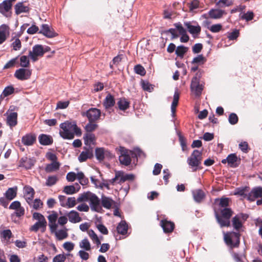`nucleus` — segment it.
<instances>
[{
	"mask_svg": "<svg viewBox=\"0 0 262 262\" xmlns=\"http://www.w3.org/2000/svg\"><path fill=\"white\" fill-rule=\"evenodd\" d=\"M60 129L59 135L64 139H73L75 135L80 136L81 131L75 121H66L61 123L59 125Z\"/></svg>",
	"mask_w": 262,
	"mask_h": 262,
	"instance_id": "nucleus-1",
	"label": "nucleus"
},
{
	"mask_svg": "<svg viewBox=\"0 0 262 262\" xmlns=\"http://www.w3.org/2000/svg\"><path fill=\"white\" fill-rule=\"evenodd\" d=\"M77 200L78 203L89 202L91 209L93 211L99 212L102 210L100 199L95 193L90 191L79 194Z\"/></svg>",
	"mask_w": 262,
	"mask_h": 262,
	"instance_id": "nucleus-2",
	"label": "nucleus"
},
{
	"mask_svg": "<svg viewBox=\"0 0 262 262\" xmlns=\"http://www.w3.org/2000/svg\"><path fill=\"white\" fill-rule=\"evenodd\" d=\"M121 155L119 160L120 162L125 166L129 165L131 163V158H145L144 153L139 148H135L133 150H128L121 147Z\"/></svg>",
	"mask_w": 262,
	"mask_h": 262,
	"instance_id": "nucleus-3",
	"label": "nucleus"
},
{
	"mask_svg": "<svg viewBox=\"0 0 262 262\" xmlns=\"http://www.w3.org/2000/svg\"><path fill=\"white\" fill-rule=\"evenodd\" d=\"M232 211L229 208L221 210V216L215 212L216 219L221 227H229L230 225V218L232 215Z\"/></svg>",
	"mask_w": 262,
	"mask_h": 262,
	"instance_id": "nucleus-4",
	"label": "nucleus"
},
{
	"mask_svg": "<svg viewBox=\"0 0 262 262\" xmlns=\"http://www.w3.org/2000/svg\"><path fill=\"white\" fill-rule=\"evenodd\" d=\"M202 162V152L198 150H193L191 156L187 159V163L192 168V171H196Z\"/></svg>",
	"mask_w": 262,
	"mask_h": 262,
	"instance_id": "nucleus-5",
	"label": "nucleus"
},
{
	"mask_svg": "<svg viewBox=\"0 0 262 262\" xmlns=\"http://www.w3.org/2000/svg\"><path fill=\"white\" fill-rule=\"evenodd\" d=\"M224 235L225 243L228 246L231 248L238 247L240 242L239 233L231 232L224 233Z\"/></svg>",
	"mask_w": 262,
	"mask_h": 262,
	"instance_id": "nucleus-6",
	"label": "nucleus"
},
{
	"mask_svg": "<svg viewBox=\"0 0 262 262\" xmlns=\"http://www.w3.org/2000/svg\"><path fill=\"white\" fill-rule=\"evenodd\" d=\"M204 85L200 83V79L196 76L192 78L191 80L190 89L192 95L196 97H199L203 90Z\"/></svg>",
	"mask_w": 262,
	"mask_h": 262,
	"instance_id": "nucleus-7",
	"label": "nucleus"
},
{
	"mask_svg": "<svg viewBox=\"0 0 262 262\" xmlns=\"http://www.w3.org/2000/svg\"><path fill=\"white\" fill-rule=\"evenodd\" d=\"M45 53L42 46L36 45L33 47L32 50L29 52V56L35 62L38 60L39 57L42 56Z\"/></svg>",
	"mask_w": 262,
	"mask_h": 262,
	"instance_id": "nucleus-8",
	"label": "nucleus"
},
{
	"mask_svg": "<svg viewBox=\"0 0 262 262\" xmlns=\"http://www.w3.org/2000/svg\"><path fill=\"white\" fill-rule=\"evenodd\" d=\"M101 111L96 108H91L85 112H83L82 115L86 116L90 122H95L100 118Z\"/></svg>",
	"mask_w": 262,
	"mask_h": 262,
	"instance_id": "nucleus-9",
	"label": "nucleus"
},
{
	"mask_svg": "<svg viewBox=\"0 0 262 262\" xmlns=\"http://www.w3.org/2000/svg\"><path fill=\"white\" fill-rule=\"evenodd\" d=\"M31 74V70L25 68H20L15 71L14 76L18 80H25L29 79L30 78Z\"/></svg>",
	"mask_w": 262,
	"mask_h": 262,
	"instance_id": "nucleus-10",
	"label": "nucleus"
},
{
	"mask_svg": "<svg viewBox=\"0 0 262 262\" xmlns=\"http://www.w3.org/2000/svg\"><path fill=\"white\" fill-rule=\"evenodd\" d=\"M184 25L194 37L198 36L201 31V27L198 23L196 25H192L190 22H185Z\"/></svg>",
	"mask_w": 262,
	"mask_h": 262,
	"instance_id": "nucleus-11",
	"label": "nucleus"
},
{
	"mask_svg": "<svg viewBox=\"0 0 262 262\" xmlns=\"http://www.w3.org/2000/svg\"><path fill=\"white\" fill-rule=\"evenodd\" d=\"M262 196V187L260 186L255 187L250 191L248 197V201L253 202L257 199Z\"/></svg>",
	"mask_w": 262,
	"mask_h": 262,
	"instance_id": "nucleus-12",
	"label": "nucleus"
},
{
	"mask_svg": "<svg viewBox=\"0 0 262 262\" xmlns=\"http://www.w3.org/2000/svg\"><path fill=\"white\" fill-rule=\"evenodd\" d=\"M12 4L7 0L4 1L0 4V13L6 17L10 16L9 13L12 8Z\"/></svg>",
	"mask_w": 262,
	"mask_h": 262,
	"instance_id": "nucleus-13",
	"label": "nucleus"
},
{
	"mask_svg": "<svg viewBox=\"0 0 262 262\" xmlns=\"http://www.w3.org/2000/svg\"><path fill=\"white\" fill-rule=\"evenodd\" d=\"M95 155L97 160L101 161L105 158H112V154L107 150H105L103 148H97L95 149Z\"/></svg>",
	"mask_w": 262,
	"mask_h": 262,
	"instance_id": "nucleus-14",
	"label": "nucleus"
},
{
	"mask_svg": "<svg viewBox=\"0 0 262 262\" xmlns=\"http://www.w3.org/2000/svg\"><path fill=\"white\" fill-rule=\"evenodd\" d=\"M10 34V28L6 24L0 26V45L4 42Z\"/></svg>",
	"mask_w": 262,
	"mask_h": 262,
	"instance_id": "nucleus-15",
	"label": "nucleus"
},
{
	"mask_svg": "<svg viewBox=\"0 0 262 262\" xmlns=\"http://www.w3.org/2000/svg\"><path fill=\"white\" fill-rule=\"evenodd\" d=\"M35 162L36 160L34 158H22L19 162V166L26 169H29L34 165Z\"/></svg>",
	"mask_w": 262,
	"mask_h": 262,
	"instance_id": "nucleus-16",
	"label": "nucleus"
},
{
	"mask_svg": "<svg viewBox=\"0 0 262 262\" xmlns=\"http://www.w3.org/2000/svg\"><path fill=\"white\" fill-rule=\"evenodd\" d=\"M39 33L49 38L53 37L56 35L54 30L47 24L42 25Z\"/></svg>",
	"mask_w": 262,
	"mask_h": 262,
	"instance_id": "nucleus-17",
	"label": "nucleus"
},
{
	"mask_svg": "<svg viewBox=\"0 0 262 262\" xmlns=\"http://www.w3.org/2000/svg\"><path fill=\"white\" fill-rule=\"evenodd\" d=\"M36 137L34 134H27L21 138V142L24 145H32L36 141Z\"/></svg>",
	"mask_w": 262,
	"mask_h": 262,
	"instance_id": "nucleus-18",
	"label": "nucleus"
},
{
	"mask_svg": "<svg viewBox=\"0 0 262 262\" xmlns=\"http://www.w3.org/2000/svg\"><path fill=\"white\" fill-rule=\"evenodd\" d=\"M114 201L111 198L106 196L104 195L101 196L100 199V204L101 207H103L105 209H110L114 204Z\"/></svg>",
	"mask_w": 262,
	"mask_h": 262,
	"instance_id": "nucleus-19",
	"label": "nucleus"
},
{
	"mask_svg": "<svg viewBox=\"0 0 262 262\" xmlns=\"http://www.w3.org/2000/svg\"><path fill=\"white\" fill-rule=\"evenodd\" d=\"M49 220V226L52 232H53L57 228V224H56V221L58 219V215L56 212L53 213L48 216Z\"/></svg>",
	"mask_w": 262,
	"mask_h": 262,
	"instance_id": "nucleus-20",
	"label": "nucleus"
},
{
	"mask_svg": "<svg viewBox=\"0 0 262 262\" xmlns=\"http://www.w3.org/2000/svg\"><path fill=\"white\" fill-rule=\"evenodd\" d=\"M7 123L10 127L15 126L17 123V113L11 112L9 114L7 113Z\"/></svg>",
	"mask_w": 262,
	"mask_h": 262,
	"instance_id": "nucleus-21",
	"label": "nucleus"
},
{
	"mask_svg": "<svg viewBox=\"0 0 262 262\" xmlns=\"http://www.w3.org/2000/svg\"><path fill=\"white\" fill-rule=\"evenodd\" d=\"M69 221L72 223H79L81 221L79 213L75 210L70 211L67 214Z\"/></svg>",
	"mask_w": 262,
	"mask_h": 262,
	"instance_id": "nucleus-22",
	"label": "nucleus"
},
{
	"mask_svg": "<svg viewBox=\"0 0 262 262\" xmlns=\"http://www.w3.org/2000/svg\"><path fill=\"white\" fill-rule=\"evenodd\" d=\"M119 177L120 179L118 183L121 184L126 181H132L134 179L135 176L133 174H125L122 171H118V176Z\"/></svg>",
	"mask_w": 262,
	"mask_h": 262,
	"instance_id": "nucleus-23",
	"label": "nucleus"
},
{
	"mask_svg": "<svg viewBox=\"0 0 262 262\" xmlns=\"http://www.w3.org/2000/svg\"><path fill=\"white\" fill-rule=\"evenodd\" d=\"M179 93L178 92V90H176L173 95V101L171 105V116L172 117L175 116V113L176 111V107L178 104V101L179 99Z\"/></svg>",
	"mask_w": 262,
	"mask_h": 262,
	"instance_id": "nucleus-24",
	"label": "nucleus"
},
{
	"mask_svg": "<svg viewBox=\"0 0 262 262\" xmlns=\"http://www.w3.org/2000/svg\"><path fill=\"white\" fill-rule=\"evenodd\" d=\"M209 16L213 19H219L221 18L226 13L222 9H211L209 11Z\"/></svg>",
	"mask_w": 262,
	"mask_h": 262,
	"instance_id": "nucleus-25",
	"label": "nucleus"
},
{
	"mask_svg": "<svg viewBox=\"0 0 262 262\" xmlns=\"http://www.w3.org/2000/svg\"><path fill=\"white\" fill-rule=\"evenodd\" d=\"M161 226L165 232L169 233L171 232L174 227L173 223L167 221L166 220H163L161 222Z\"/></svg>",
	"mask_w": 262,
	"mask_h": 262,
	"instance_id": "nucleus-26",
	"label": "nucleus"
},
{
	"mask_svg": "<svg viewBox=\"0 0 262 262\" xmlns=\"http://www.w3.org/2000/svg\"><path fill=\"white\" fill-rule=\"evenodd\" d=\"M194 201L197 203H200L205 196V193L201 189H195L192 191Z\"/></svg>",
	"mask_w": 262,
	"mask_h": 262,
	"instance_id": "nucleus-27",
	"label": "nucleus"
},
{
	"mask_svg": "<svg viewBox=\"0 0 262 262\" xmlns=\"http://www.w3.org/2000/svg\"><path fill=\"white\" fill-rule=\"evenodd\" d=\"M249 193V188L248 187H244L237 188L235 192V195H238L243 197V199L248 200V197Z\"/></svg>",
	"mask_w": 262,
	"mask_h": 262,
	"instance_id": "nucleus-28",
	"label": "nucleus"
},
{
	"mask_svg": "<svg viewBox=\"0 0 262 262\" xmlns=\"http://www.w3.org/2000/svg\"><path fill=\"white\" fill-rule=\"evenodd\" d=\"M17 187L16 186L9 188L6 191L4 195L8 200L11 201L14 199L17 194Z\"/></svg>",
	"mask_w": 262,
	"mask_h": 262,
	"instance_id": "nucleus-29",
	"label": "nucleus"
},
{
	"mask_svg": "<svg viewBox=\"0 0 262 262\" xmlns=\"http://www.w3.org/2000/svg\"><path fill=\"white\" fill-rule=\"evenodd\" d=\"M39 142L43 145H50L53 142V140L50 136L41 134L38 137Z\"/></svg>",
	"mask_w": 262,
	"mask_h": 262,
	"instance_id": "nucleus-30",
	"label": "nucleus"
},
{
	"mask_svg": "<svg viewBox=\"0 0 262 262\" xmlns=\"http://www.w3.org/2000/svg\"><path fill=\"white\" fill-rule=\"evenodd\" d=\"M60 164L59 162H52L48 164L45 167V171L48 173L57 171L60 167Z\"/></svg>",
	"mask_w": 262,
	"mask_h": 262,
	"instance_id": "nucleus-31",
	"label": "nucleus"
},
{
	"mask_svg": "<svg viewBox=\"0 0 262 262\" xmlns=\"http://www.w3.org/2000/svg\"><path fill=\"white\" fill-rule=\"evenodd\" d=\"M115 103V101L114 97L110 94H107L103 102V105L105 109H108L113 106Z\"/></svg>",
	"mask_w": 262,
	"mask_h": 262,
	"instance_id": "nucleus-32",
	"label": "nucleus"
},
{
	"mask_svg": "<svg viewBox=\"0 0 262 262\" xmlns=\"http://www.w3.org/2000/svg\"><path fill=\"white\" fill-rule=\"evenodd\" d=\"M241 217L244 218V215L243 214H238L232 219L233 226L234 228L237 230H238L242 227V223L240 220Z\"/></svg>",
	"mask_w": 262,
	"mask_h": 262,
	"instance_id": "nucleus-33",
	"label": "nucleus"
},
{
	"mask_svg": "<svg viewBox=\"0 0 262 262\" xmlns=\"http://www.w3.org/2000/svg\"><path fill=\"white\" fill-rule=\"evenodd\" d=\"M87 233L94 244H95L97 246H99L101 244L99 237L94 230L92 229L89 230Z\"/></svg>",
	"mask_w": 262,
	"mask_h": 262,
	"instance_id": "nucleus-34",
	"label": "nucleus"
},
{
	"mask_svg": "<svg viewBox=\"0 0 262 262\" xmlns=\"http://www.w3.org/2000/svg\"><path fill=\"white\" fill-rule=\"evenodd\" d=\"M53 232H55V234L57 239L59 241L66 238L68 236L67 229H61L59 230H57L56 229L55 231H54Z\"/></svg>",
	"mask_w": 262,
	"mask_h": 262,
	"instance_id": "nucleus-35",
	"label": "nucleus"
},
{
	"mask_svg": "<svg viewBox=\"0 0 262 262\" xmlns=\"http://www.w3.org/2000/svg\"><path fill=\"white\" fill-rule=\"evenodd\" d=\"M29 11L28 7L23 5V3H18L15 6V11L16 14L27 12Z\"/></svg>",
	"mask_w": 262,
	"mask_h": 262,
	"instance_id": "nucleus-36",
	"label": "nucleus"
},
{
	"mask_svg": "<svg viewBox=\"0 0 262 262\" xmlns=\"http://www.w3.org/2000/svg\"><path fill=\"white\" fill-rule=\"evenodd\" d=\"M128 226L125 221H121L117 227L118 232L121 234L124 235L127 232Z\"/></svg>",
	"mask_w": 262,
	"mask_h": 262,
	"instance_id": "nucleus-37",
	"label": "nucleus"
},
{
	"mask_svg": "<svg viewBox=\"0 0 262 262\" xmlns=\"http://www.w3.org/2000/svg\"><path fill=\"white\" fill-rule=\"evenodd\" d=\"M188 48L183 45L179 46L177 47L175 53L177 56L181 58H183L185 53L188 51Z\"/></svg>",
	"mask_w": 262,
	"mask_h": 262,
	"instance_id": "nucleus-38",
	"label": "nucleus"
},
{
	"mask_svg": "<svg viewBox=\"0 0 262 262\" xmlns=\"http://www.w3.org/2000/svg\"><path fill=\"white\" fill-rule=\"evenodd\" d=\"M85 144L87 145H91V144H94L95 141V136L94 134L91 133L86 134L84 137Z\"/></svg>",
	"mask_w": 262,
	"mask_h": 262,
	"instance_id": "nucleus-39",
	"label": "nucleus"
},
{
	"mask_svg": "<svg viewBox=\"0 0 262 262\" xmlns=\"http://www.w3.org/2000/svg\"><path fill=\"white\" fill-rule=\"evenodd\" d=\"M79 247L82 250L85 251H91V245L90 242L87 238H84L80 242H79Z\"/></svg>",
	"mask_w": 262,
	"mask_h": 262,
	"instance_id": "nucleus-40",
	"label": "nucleus"
},
{
	"mask_svg": "<svg viewBox=\"0 0 262 262\" xmlns=\"http://www.w3.org/2000/svg\"><path fill=\"white\" fill-rule=\"evenodd\" d=\"M227 160H228V165L230 167H235L237 166L236 162L237 157L235 154H231L228 156Z\"/></svg>",
	"mask_w": 262,
	"mask_h": 262,
	"instance_id": "nucleus-41",
	"label": "nucleus"
},
{
	"mask_svg": "<svg viewBox=\"0 0 262 262\" xmlns=\"http://www.w3.org/2000/svg\"><path fill=\"white\" fill-rule=\"evenodd\" d=\"M129 103L125 98H121L118 102V105L120 110L125 111L129 107Z\"/></svg>",
	"mask_w": 262,
	"mask_h": 262,
	"instance_id": "nucleus-42",
	"label": "nucleus"
},
{
	"mask_svg": "<svg viewBox=\"0 0 262 262\" xmlns=\"http://www.w3.org/2000/svg\"><path fill=\"white\" fill-rule=\"evenodd\" d=\"M234 0H219L216 3V6L223 8L225 7H229L233 4Z\"/></svg>",
	"mask_w": 262,
	"mask_h": 262,
	"instance_id": "nucleus-43",
	"label": "nucleus"
},
{
	"mask_svg": "<svg viewBox=\"0 0 262 262\" xmlns=\"http://www.w3.org/2000/svg\"><path fill=\"white\" fill-rule=\"evenodd\" d=\"M29 205L34 210H39L42 207L43 203L39 199H35Z\"/></svg>",
	"mask_w": 262,
	"mask_h": 262,
	"instance_id": "nucleus-44",
	"label": "nucleus"
},
{
	"mask_svg": "<svg viewBox=\"0 0 262 262\" xmlns=\"http://www.w3.org/2000/svg\"><path fill=\"white\" fill-rule=\"evenodd\" d=\"M91 156L92 154L89 151H82L78 157V160L80 162H84Z\"/></svg>",
	"mask_w": 262,
	"mask_h": 262,
	"instance_id": "nucleus-45",
	"label": "nucleus"
},
{
	"mask_svg": "<svg viewBox=\"0 0 262 262\" xmlns=\"http://www.w3.org/2000/svg\"><path fill=\"white\" fill-rule=\"evenodd\" d=\"M77 200L75 197H69L67 199L66 208H71L74 207L77 203Z\"/></svg>",
	"mask_w": 262,
	"mask_h": 262,
	"instance_id": "nucleus-46",
	"label": "nucleus"
},
{
	"mask_svg": "<svg viewBox=\"0 0 262 262\" xmlns=\"http://www.w3.org/2000/svg\"><path fill=\"white\" fill-rule=\"evenodd\" d=\"M78 190H76L73 185L66 186L63 190V192L67 194H73L76 193Z\"/></svg>",
	"mask_w": 262,
	"mask_h": 262,
	"instance_id": "nucleus-47",
	"label": "nucleus"
},
{
	"mask_svg": "<svg viewBox=\"0 0 262 262\" xmlns=\"http://www.w3.org/2000/svg\"><path fill=\"white\" fill-rule=\"evenodd\" d=\"M30 62L28 56L23 55L20 58V66L21 67L27 68L29 66Z\"/></svg>",
	"mask_w": 262,
	"mask_h": 262,
	"instance_id": "nucleus-48",
	"label": "nucleus"
},
{
	"mask_svg": "<svg viewBox=\"0 0 262 262\" xmlns=\"http://www.w3.org/2000/svg\"><path fill=\"white\" fill-rule=\"evenodd\" d=\"M47 225V223L36 222L35 224L31 226L30 230L37 232L39 229L41 228H45Z\"/></svg>",
	"mask_w": 262,
	"mask_h": 262,
	"instance_id": "nucleus-49",
	"label": "nucleus"
},
{
	"mask_svg": "<svg viewBox=\"0 0 262 262\" xmlns=\"http://www.w3.org/2000/svg\"><path fill=\"white\" fill-rule=\"evenodd\" d=\"M14 91V89L12 86H8L5 88L1 97H2V96L7 97L13 93Z\"/></svg>",
	"mask_w": 262,
	"mask_h": 262,
	"instance_id": "nucleus-50",
	"label": "nucleus"
},
{
	"mask_svg": "<svg viewBox=\"0 0 262 262\" xmlns=\"http://www.w3.org/2000/svg\"><path fill=\"white\" fill-rule=\"evenodd\" d=\"M58 180V179L56 176H50L48 178L47 181H46V185L48 186H51L54 185L56 184Z\"/></svg>",
	"mask_w": 262,
	"mask_h": 262,
	"instance_id": "nucleus-51",
	"label": "nucleus"
},
{
	"mask_svg": "<svg viewBox=\"0 0 262 262\" xmlns=\"http://www.w3.org/2000/svg\"><path fill=\"white\" fill-rule=\"evenodd\" d=\"M33 217L34 219L37 220V222L47 223V222L44 216L39 213L34 212L33 214Z\"/></svg>",
	"mask_w": 262,
	"mask_h": 262,
	"instance_id": "nucleus-52",
	"label": "nucleus"
},
{
	"mask_svg": "<svg viewBox=\"0 0 262 262\" xmlns=\"http://www.w3.org/2000/svg\"><path fill=\"white\" fill-rule=\"evenodd\" d=\"M134 70L136 73L140 75L141 76H144L146 74V71L143 67L140 64L136 65L134 68Z\"/></svg>",
	"mask_w": 262,
	"mask_h": 262,
	"instance_id": "nucleus-53",
	"label": "nucleus"
},
{
	"mask_svg": "<svg viewBox=\"0 0 262 262\" xmlns=\"http://www.w3.org/2000/svg\"><path fill=\"white\" fill-rule=\"evenodd\" d=\"M141 85L142 89L145 91L151 92L153 90L152 85L147 81L142 80Z\"/></svg>",
	"mask_w": 262,
	"mask_h": 262,
	"instance_id": "nucleus-54",
	"label": "nucleus"
},
{
	"mask_svg": "<svg viewBox=\"0 0 262 262\" xmlns=\"http://www.w3.org/2000/svg\"><path fill=\"white\" fill-rule=\"evenodd\" d=\"M206 59L202 55H199L193 59L192 63L197 64H203Z\"/></svg>",
	"mask_w": 262,
	"mask_h": 262,
	"instance_id": "nucleus-55",
	"label": "nucleus"
},
{
	"mask_svg": "<svg viewBox=\"0 0 262 262\" xmlns=\"http://www.w3.org/2000/svg\"><path fill=\"white\" fill-rule=\"evenodd\" d=\"M238 118L237 116L235 113H231L230 114L228 118L229 122L232 124L234 125L238 122Z\"/></svg>",
	"mask_w": 262,
	"mask_h": 262,
	"instance_id": "nucleus-56",
	"label": "nucleus"
},
{
	"mask_svg": "<svg viewBox=\"0 0 262 262\" xmlns=\"http://www.w3.org/2000/svg\"><path fill=\"white\" fill-rule=\"evenodd\" d=\"M220 201L219 205L221 207L227 208L229 205L230 199L227 198H222L221 199H217Z\"/></svg>",
	"mask_w": 262,
	"mask_h": 262,
	"instance_id": "nucleus-57",
	"label": "nucleus"
},
{
	"mask_svg": "<svg viewBox=\"0 0 262 262\" xmlns=\"http://www.w3.org/2000/svg\"><path fill=\"white\" fill-rule=\"evenodd\" d=\"M93 122H90L88 123L85 127V129L88 132H92L94 131L96 127H97V125L96 124L93 123Z\"/></svg>",
	"mask_w": 262,
	"mask_h": 262,
	"instance_id": "nucleus-58",
	"label": "nucleus"
},
{
	"mask_svg": "<svg viewBox=\"0 0 262 262\" xmlns=\"http://www.w3.org/2000/svg\"><path fill=\"white\" fill-rule=\"evenodd\" d=\"M74 244L71 242H66L63 244V248L67 251L70 252L74 249Z\"/></svg>",
	"mask_w": 262,
	"mask_h": 262,
	"instance_id": "nucleus-59",
	"label": "nucleus"
},
{
	"mask_svg": "<svg viewBox=\"0 0 262 262\" xmlns=\"http://www.w3.org/2000/svg\"><path fill=\"white\" fill-rule=\"evenodd\" d=\"M12 47L14 50L17 51L21 48V41L18 38L15 39L14 41L12 43Z\"/></svg>",
	"mask_w": 262,
	"mask_h": 262,
	"instance_id": "nucleus-60",
	"label": "nucleus"
},
{
	"mask_svg": "<svg viewBox=\"0 0 262 262\" xmlns=\"http://www.w3.org/2000/svg\"><path fill=\"white\" fill-rule=\"evenodd\" d=\"M12 236V233L10 230H5L2 232V237L6 240L10 239Z\"/></svg>",
	"mask_w": 262,
	"mask_h": 262,
	"instance_id": "nucleus-61",
	"label": "nucleus"
},
{
	"mask_svg": "<svg viewBox=\"0 0 262 262\" xmlns=\"http://www.w3.org/2000/svg\"><path fill=\"white\" fill-rule=\"evenodd\" d=\"M86 251L81 250L78 252V255L82 260H86L89 258V254Z\"/></svg>",
	"mask_w": 262,
	"mask_h": 262,
	"instance_id": "nucleus-62",
	"label": "nucleus"
},
{
	"mask_svg": "<svg viewBox=\"0 0 262 262\" xmlns=\"http://www.w3.org/2000/svg\"><path fill=\"white\" fill-rule=\"evenodd\" d=\"M77 209L79 211L88 212L90 207L85 203H82L77 207Z\"/></svg>",
	"mask_w": 262,
	"mask_h": 262,
	"instance_id": "nucleus-63",
	"label": "nucleus"
},
{
	"mask_svg": "<svg viewBox=\"0 0 262 262\" xmlns=\"http://www.w3.org/2000/svg\"><path fill=\"white\" fill-rule=\"evenodd\" d=\"M66 256L64 254H58L56 255L53 260V262H64Z\"/></svg>",
	"mask_w": 262,
	"mask_h": 262,
	"instance_id": "nucleus-64",
	"label": "nucleus"
}]
</instances>
